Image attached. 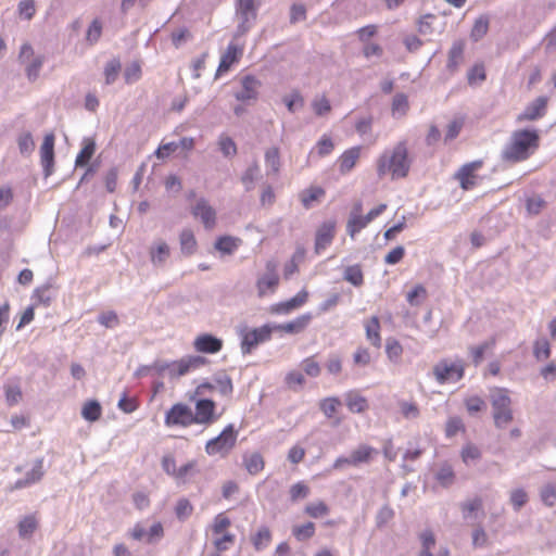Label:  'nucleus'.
<instances>
[{
    "mask_svg": "<svg viewBox=\"0 0 556 556\" xmlns=\"http://www.w3.org/2000/svg\"><path fill=\"white\" fill-rule=\"evenodd\" d=\"M427 298V290L424 286L417 285L410 292L407 293V302L412 306H418Z\"/></svg>",
    "mask_w": 556,
    "mask_h": 556,
    "instance_id": "obj_58",
    "label": "nucleus"
},
{
    "mask_svg": "<svg viewBox=\"0 0 556 556\" xmlns=\"http://www.w3.org/2000/svg\"><path fill=\"white\" fill-rule=\"evenodd\" d=\"M489 400L492 407L494 426L497 429H505L514 420L509 390L500 387L491 388Z\"/></svg>",
    "mask_w": 556,
    "mask_h": 556,
    "instance_id": "obj_3",
    "label": "nucleus"
},
{
    "mask_svg": "<svg viewBox=\"0 0 556 556\" xmlns=\"http://www.w3.org/2000/svg\"><path fill=\"white\" fill-rule=\"evenodd\" d=\"M207 363L206 358L200 355H189L178 361L170 362L166 375L169 378H179L189 371L200 368Z\"/></svg>",
    "mask_w": 556,
    "mask_h": 556,
    "instance_id": "obj_9",
    "label": "nucleus"
},
{
    "mask_svg": "<svg viewBox=\"0 0 556 556\" xmlns=\"http://www.w3.org/2000/svg\"><path fill=\"white\" fill-rule=\"evenodd\" d=\"M334 229L336 223L331 220L325 222L317 229L315 239V251L317 254L324 251L332 242L334 238Z\"/></svg>",
    "mask_w": 556,
    "mask_h": 556,
    "instance_id": "obj_22",
    "label": "nucleus"
},
{
    "mask_svg": "<svg viewBox=\"0 0 556 556\" xmlns=\"http://www.w3.org/2000/svg\"><path fill=\"white\" fill-rule=\"evenodd\" d=\"M340 405V400L336 396H331L321 400L319 403V408L327 418H332Z\"/></svg>",
    "mask_w": 556,
    "mask_h": 556,
    "instance_id": "obj_46",
    "label": "nucleus"
},
{
    "mask_svg": "<svg viewBox=\"0 0 556 556\" xmlns=\"http://www.w3.org/2000/svg\"><path fill=\"white\" fill-rule=\"evenodd\" d=\"M170 256V247L163 239H156L149 248V257L153 267L163 268Z\"/></svg>",
    "mask_w": 556,
    "mask_h": 556,
    "instance_id": "obj_15",
    "label": "nucleus"
},
{
    "mask_svg": "<svg viewBox=\"0 0 556 556\" xmlns=\"http://www.w3.org/2000/svg\"><path fill=\"white\" fill-rule=\"evenodd\" d=\"M399 408L405 419L414 420L420 416V409L415 402L400 401Z\"/></svg>",
    "mask_w": 556,
    "mask_h": 556,
    "instance_id": "obj_44",
    "label": "nucleus"
},
{
    "mask_svg": "<svg viewBox=\"0 0 556 556\" xmlns=\"http://www.w3.org/2000/svg\"><path fill=\"white\" fill-rule=\"evenodd\" d=\"M305 514L312 518H320L329 514V507L323 501L313 502L306 505Z\"/></svg>",
    "mask_w": 556,
    "mask_h": 556,
    "instance_id": "obj_51",
    "label": "nucleus"
},
{
    "mask_svg": "<svg viewBox=\"0 0 556 556\" xmlns=\"http://www.w3.org/2000/svg\"><path fill=\"white\" fill-rule=\"evenodd\" d=\"M387 210V204H379L377 207L370 210L366 215H359L357 218L348 219L346 232L351 238H354L362 229L367 227L375 218L380 216Z\"/></svg>",
    "mask_w": 556,
    "mask_h": 556,
    "instance_id": "obj_13",
    "label": "nucleus"
},
{
    "mask_svg": "<svg viewBox=\"0 0 556 556\" xmlns=\"http://www.w3.org/2000/svg\"><path fill=\"white\" fill-rule=\"evenodd\" d=\"M261 81L252 75H247L241 79V89L235 93L238 101L248 102L256 100Z\"/></svg>",
    "mask_w": 556,
    "mask_h": 556,
    "instance_id": "obj_17",
    "label": "nucleus"
},
{
    "mask_svg": "<svg viewBox=\"0 0 556 556\" xmlns=\"http://www.w3.org/2000/svg\"><path fill=\"white\" fill-rule=\"evenodd\" d=\"M547 103V97H538L530 102L520 114L517 115V123L533 122L542 118L546 114Z\"/></svg>",
    "mask_w": 556,
    "mask_h": 556,
    "instance_id": "obj_12",
    "label": "nucleus"
},
{
    "mask_svg": "<svg viewBox=\"0 0 556 556\" xmlns=\"http://www.w3.org/2000/svg\"><path fill=\"white\" fill-rule=\"evenodd\" d=\"M494 344H495V340L491 339L489 341L483 342L480 345L470 348V353H471L472 362L475 363V365H479L482 362L485 351L492 349L494 346Z\"/></svg>",
    "mask_w": 556,
    "mask_h": 556,
    "instance_id": "obj_55",
    "label": "nucleus"
},
{
    "mask_svg": "<svg viewBox=\"0 0 556 556\" xmlns=\"http://www.w3.org/2000/svg\"><path fill=\"white\" fill-rule=\"evenodd\" d=\"M273 328L269 325H264L260 328L245 331L242 334L241 351L243 354H250L252 350L260 343L266 342L270 339Z\"/></svg>",
    "mask_w": 556,
    "mask_h": 556,
    "instance_id": "obj_10",
    "label": "nucleus"
},
{
    "mask_svg": "<svg viewBox=\"0 0 556 556\" xmlns=\"http://www.w3.org/2000/svg\"><path fill=\"white\" fill-rule=\"evenodd\" d=\"M194 217H199L204 224L205 228H212L215 225L216 213L215 210L203 198L199 199L192 207Z\"/></svg>",
    "mask_w": 556,
    "mask_h": 556,
    "instance_id": "obj_23",
    "label": "nucleus"
},
{
    "mask_svg": "<svg viewBox=\"0 0 556 556\" xmlns=\"http://www.w3.org/2000/svg\"><path fill=\"white\" fill-rule=\"evenodd\" d=\"M193 506L189 500L185 497L178 500L175 507V514L179 520H186L191 516Z\"/></svg>",
    "mask_w": 556,
    "mask_h": 556,
    "instance_id": "obj_56",
    "label": "nucleus"
},
{
    "mask_svg": "<svg viewBox=\"0 0 556 556\" xmlns=\"http://www.w3.org/2000/svg\"><path fill=\"white\" fill-rule=\"evenodd\" d=\"M325 195V190L320 187H311L301 193V202L304 207L309 208L314 201Z\"/></svg>",
    "mask_w": 556,
    "mask_h": 556,
    "instance_id": "obj_41",
    "label": "nucleus"
},
{
    "mask_svg": "<svg viewBox=\"0 0 556 556\" xmlns=\"http://www.w3.org/2000/svg\"><path fill=\"white\" fill-rule=\"evenodd\" d=\"M465 42L463 40L454 41L448 52L447 68L455 72L464 58Z\"/></svg>",
    "mask_w": 556,
    "mask_h": 556,
    "instance_id": "obj_29",
    "label": "nucleus"
},
{
    "mask_svg": "<svg viewBox=\"0 0 556 556\" xmlns=\"http://www.w3.org/2000/svg\"><path fill=\"white\" fill-rule=\"evenodd\" d=\"M243 465L250 475H257L264 469L265 463L263 456L254 452L243 456Z\"/></svg>",
    "mask_w": 556,
    "mask_h": 556,
    "instance_id": "obj_33",
    "label": "nucleus"
},
{
    "mask_svg": "<svg viewBox=\"0 0 556 556\" xmlns=\"http://www.w3.org/2000/svg\"><path fill=\"white\" fill-rule=\"evenodd\" d=\"M237 16L239 18V24L235 36L240 37L251 29L256 20V7L254 0H238Z\"/></svg>",
    "mask_w": 556,
    "mask_h": 556,
    "instance_id": "obj_6",
    "label": "nucleus"
},
{
    "mask_svg": "<svg viewBox=\"0 0 556 556\" xmlns=\"http://www.w3.org/2000/svg\"><path fill=\"white\" fill-rule=\"evenodd\" d=\"M533 355L538 361H546L551 356V346L546 339H539L533 345Z\"/></svg>",
    "mask_w": 556,
    "mask_h": 556,
    "instance_id": "obj_54",
    "label": "nucleus"
},
{
    "mask_svg": "<svg viewBox=\"0 0 556 556\" xmlns=\"http://www.w3.org/2000/svg\"><path fill=\"white\" fill-rule=\"evenodd\" d=\"M312 108L317 116H324L331 111L330 102L325 96L315 97Z\"/></svg>",
    "mask_w": 556,
    "mask_h": 556,
    "instance_id": "obj_60",
    "label": "nucleus"
},
{
    "mask_svg": "<svg viewBox=\"0 0 556 556\" xmlns=\"http://www.w3.org/2000/svg\"><path fill=\"white\" fill-rule=\"evenodd\" d=\"M241 243H242V240L240 238L231 237V236H223L216 240L214 247L222 254L231 255L237 251V249L241 245Z\"/></svg>",
    "mask_w": 556,
    "mask_h": 556,
    "instance_id": "obj_28",
    "label": "nucleus"
},
{
    "mask_svg": "<svg viewBox=\"0 0 556 556\" xmlns=\"http://www.w3.org/2000/svg\"><path fill=\"white\" fill-rule=\"evenodd\" d=\"M193 348L200 353L215 354L223 349V340L213 334L203 333L194 339Z\"/></svg>",
    "mask_w": 556,
    "mask_h": 556,
    "instance_id": "obj_18",
    "label": "nucleus"
},
{
    "mask_svg": "<svg viewBox=\"0 0 556 556\" xmlns=\"http://www.w3.org/2000/svg\"><path fill=\"white\" fill-rule=\"evenodd\" d=\"M465 406L470 415H475L485 409L486 404L482 397L472 395L465 400Z\"/></svg>",
    "mask_w": 556,
    "mask_h": 556,
    "instance_id": "obj_63",
    "label": "nucleus"
},
{
    "mask_svg": "<svg viewBox=\"0 0 556 556\" xmlns=\"http://www.w3.org/2000/svg\"><path fill=\"white\" fill-rule=\"evenodd\" d=\"M102 408L98 401H88L81 409V416L88 421H96L101 417Z\"/></svg>",
    "mask_w": 556,
    "mask_h": 556,
    "instance_id": "obj_43",
    "label": "nucleus"
},
{
    "mask_svg": "<svg viewBox=\"0 0 556 556\" xmlns=\"http://www.w3.org/2000/svg\"><path fill=\"white\" fill-rule=\"evenodd\" d=\"M260 177V166L256 162L251 164L241 177V181L244 185L247 191H251L254 188V182Z\"/></svg>",
    "mask_w": 556,
    "mask_h": 556,
    "instance_id": "obj_38",
    "label": "nucleus"
},
{
    "mask_svg": "<svg viewBox=\"0 0 556 556\" xmlns=\"http://www.w3.org/2000/svg\"><path fill=\"white\" fill-rule=\"evenodd\" d=\"M197 472V462L190 460L185 465L177 468L174 479L179 483H185L187 480Z\"/></svg>",
    "mask_w": 556,
    "mask_h": 556,
    "instance_id": "obj_45",
    "label": "nucleus"
},
{
    "mask_svg": "<svg viewBox=\"0 0 556 556\" xmlns=\"http://www.w3.org/2000/svg\"><path fill=\"white\" fill-rule=\"evenodd\" d=\"M307 291L302 290L290 300L273 305L270 312L275 314H289L293 309L301 307L307 301Z\"/></svg>",
    "mask_w": 556,
    "mask_h": 556,
    "instance_id": "obj_24",
    "label": "nucleus"
},
{
    "mask_svg": "<svg viewBox=\"0 0 556 556\" xmlns=\"http://www.w3.org/2000/svg\"><path fill=\"white\" fill-rule=\"evenodd\" d=\"M345 405L352 413L361 414L368 409V402L366 397L359 394L358 391L352 390L344 394Z\"/></svg>",
    "mask_w": 556,
    "mask_h": 556,
    "instance_id": "obj_27",
    "label": "nucleus"
},
{
    "mask_svg": "<svg viewBox=\"0 0 556 556\" xmlns=\"http://www.w3.org/2000/svg\"><path fill=\"white\" fill-rule=\"evenodd\" d=\"M311 319H312L311 314H304L289 323L276 325V326H273L271 328H273V331L280 330V331H285L287 333H293V334L300 333L307 327Z\"/></svg>",
    "mask_w": 556,
    "mask_h": 556,
    "instance_id": "obj_25",
    "label": "nucleus"
},
{
    "mask_svg": "<svg viewBox=\"0 0 556 556\" xmlns=\"http://www.w3.org/2000/svg\"><path fill=\"white\" fill-rule=\"evenodd\" d=\"M540 496L542 502L548 506L552 507L556 503V485L553 483H546L542 486L540 491Z\"/></svg>",
    "mask_w": 556,
    "mask_h": 556,
    "instance_id": "obj_57",
    "label": "nucleus"
},
{
    "mask_svg": "<svg viewBox=\"0 0 556 556\" xmlns=\"http://www.w3.org/2000/svg\"><path fill=\"white\" fill-rule=\"evenodd\" d=\"M243 53V49L236 43L230 42L226 51L222 54L216 76L229 71L233 63H237Z\"/></svg>",
    "mask_w": 556,
    "mask_h": 556,
    "instance_id": "obj_21",
    "label": "nucleus"
},
{
    "mask_svg": "<svg viewBox=\"0 0 556 556\" xmlns=\"http://www.w3.org/2000/svg\"><path fill=\"white\" fill-rule=\"evenodd\" d=\"M377 454L378 451L375 447L367 444H361L350 454L352 466L357 467L361 464H368Z\"/></svg>",
    "mask_w": 556,
    "mask_h": 556,
    "instance_id": "obj_26",
    "label": "nucleus"
},
{
    "mask_svg": "<svg viewBox=\"0 0 556 556\" xmlns=\"http://www.w3.org/2000/svg\"><path fill=\"white\" fill-rule=\"evenodd\" d=\"M488 30H489V17L485 15H482L476 20V22L472 26L471 33H470V38L477 42V41L481 40L486 35Z\"/></svg>",
    "mask_w": 556,
    "mask_h": 556,
    "instance_id": "obj_40",
    "label": "nucleus"
},
{
    "mask_svg": "<svg viewBox=\"0 0 556 556\" xmlns=\"http://www.w3.org/2000/svg\"><path fill=\"white\" fill-rule=\"evenodd\" d=\"M279 283L277 264L274 261L266 263V271L257 278L256 289L260 298L274 293Z\"/></svg>",
    "mask_w": 556,
    "mask_h": 556,
    "instance_id": "obj_11",
    "label": "nucleus"
},
{
    "mask_svg": "<svg viewBox=\"0 0 556 556\" xmlns=\"http://www.w3.org/2000/svg\"><path fill=\"white\" fill-rule=\"evenodd\" d=\"M54 135L48 134L43 138L40 147V161L43 167L45 176L48 177L53 173L54 167Z\"/></svg>",
    "mask_w": 556,
    "mask_h": 556,
    "instance_id": "obj_16",
    "label": "nucleus"
},
{
    "mask_svg": "<svg viewBox=\"0 0 556 556\" xmlns=\"http://www.w3.org/2000/svg\"><path fill=\"white\" fill-rule=\"evenodd\" d=\"M482 166L481 161H475L468 164H465L459 168L456 173V178L459 180L460 187L465 190H470L476 186V175L475 172L478 170Z\"/></svg>",
    "mask_w": 556,
    "mask_h": 556,
    "instance_id": "obj_19",
    "label": "nucleus"
},
{
    "mask_svg": "<svg viewBox=\"0 0 556 556\" xmlns=\"http://www.w3.org/2000/svg\"><path fill=\"white\" fill-rule=\"evenodd\" d=\"M361 154V148L354 147L346 150L339 159L340 172L342 174L349 173L356 164Z\"/></svg>",
    "mask_w": 556,
    "mask_h": 556,
    "instance_id": "obj_31",
    "label": "nucleus"
},
{
    "mask_svg": "<svg viewBox=\"0 0 556 556\" xmlns=\"http://www.w3.org/2000/svg\"><path fill=\"white\" fill-rule=\"evenodd\" d=\"M238 432L232 424H229L217 437L208 440L205 452L210 456H226L236 445Z\"/></svg>",
    "mask_w": 556,
    "mask_h": 556,
    "instance_id": "obj_4",
    "label": "nucleus"
},
{
    "mask_svg": "<svg viewBox=\"0 0 556 556\" xmlns=\"http://www.w3.org/2000/svg\"><path fill=\"white\" fill-rule=\"evenodd\" d=\"M121 71V62L116 59L111 60L106 63L104 68V75H105V83L108 85L113 84Z\"/></svg>",
    "mask_w": 556,
    "mask_h": 556,
    "instance_id": "obj_59",
    "label": "nucleus"
},
{
    "mask_svg": "<svg viewBox=\"0 0 556 556\" xmlns=\"http://www.w3.org/2000/svg\"><path fill=\"white\" fill-rule=\"evenodd\" d=\"M43 475H45L43 459L37 458L34 462L30 470L26 472L25 478L18 479L11 489L18 490V489L28 488L31 484L40 481L42 479Z\"/></svg>",
    "mask_w": 556,
    "mask_h": 556,
    "instance_id": "obj_20",
    "label": "nucleus"
},
{
    "mask_svg": "<svg viewBox=\"0 0 556 556\" xmlns=\"http://www.w3.org/2000/svg\"><path fill=\"white\" fill-rule=\"evenodd\" d=\"M365 329L367 340L370 341L372 345L379 348L381 345L379 318L377 316H372L368 321H366Z\"/></svg>",
    "mask_w": 556,
    "mask_h": 556,
    "instance_id": "obj_34",
    "label": "nucleus"
},
{
    "mask_svg": "<svg viewBox=\"0 0 556 556\" xmlns=\"http://www.w3.org/2000/svg\"><path fill=\"white\" fill-rule=\"evenodd\" d=\"M215 402L208 399H200L195 402V413H193L194 424L212 425L217 420L215 413Z\"/></svg>",
    "mask_w": 556,
    "mask_h": 556,
    "instance_id": "obj_14",
    "label": "nucleus"
},
{
    "mask_svg": "<svg viewBox=\"0 0 556 556\" xmlns=\"http://www.w3.org/2000/svg\"><path fill=\"white\" fill-rule=\"evenodd\" d=\"M437 21L435 15L426 14L418 21V31L420 35L428 36L433 34V23Z\"/></svg>",
    "mask_w": 556,
    "mask_h": 556,
    "instance_id": "obj_62",
    "label": "nucleus"
},
{
    "mask_svg": "<svg viewBox=\"0 0 556 556\" xmlns=\"http://www.w3.org/2000/svg\"><path fill=\"white\" fill-rule=\"evenodd\" d=\"M433 376L440 384L457 382L464 376V364L459 359L455 362L442 359L434 365Z\"/></svg>",
    "mask_w": 556,
    "mask_h": 556,
    "instance_id": "obj_5",
    "label": "nucleus"
},
{
    "mask_svg": "<svg viewBox=\"0 0 556 556\" xmlns=\"http://www.w3.org/2000/svg\"><path fill=\"white\" fill-rule=\"evenodd\" d=\"M94 151H96L94 141L91 139H85L84 147L76 157L75 165L77 167L87 165L88 162L90 161V159L92 157Z\"/></svg>",
    "mask_w": 556,
    "mask_h": 556,
    "instance_id": "obj_35",
    "label": "nucleus"
},
{
    "mask_svg": "<svg viewBox=\"0 0 556 556\" xmlns=\"http://www.w3.org/2000/svg\"><path fill=\"white\" fill-rule=\"evenodd\" d=\"M289 494L291 502H298L308 496L309 488L303 482H298L290 488Z\"/></svg>",
    "mask_w": 556,
    "mask_h": 556,
    "instance_id": "obj_64",
    "label": "nucleus"
},
{
    "mask_svg": "<svg viewBox=\"0 0 556 556\" xmlns=\"http://www.w3.org/2000/svg\"><path fill=\"white\" fill-rule=\"evenodd\" d=\"M164 424L167 427H189L194 425L192 409L184 403L174 404L165 414Z\"/></svg>",
    "mask_w": 556,
    "mask_h": 556,
    "instance_id": "obj_8",
    "label": "nucleus"
},
{
    "mask_svg": "<svg viewBox=\"0 0 556 556\" xmlns=\"http://www.w3.org/2000/svg\"><path fill=\"white\" fill-rule=\"evenodd\" d=\"M215 389L222 395H230L232 393L233 387L232 381L228 375L225 372H218L213 378Z\"/></svg>",
    "mask_w": 556,
    "mask_h": 556,
    "instance_id": "obj_36",
    "label": "nucleus"
},
{
    "mask_svg": "<svg viewBox=\"0 0 556 556\" xmlns=\"http://www.w3.org/2000/svg\"><path fill=\"white\" fill-rule=\"evenodd\" d=\"M55 296L56 290L51 283H46L35 290L33 299H35L36 303L49 306Z\"/></svg>",
    "mask_w": 556,
    "mask_h": 556,
    "instance_id": "obj_32",
    "label": "nucleus"
},
{
    "mask_svg": "<svg viewBox=\"0 0 556 556\" xmlns=\"http://www.w3.org/2000/svg\"><path fill=\"white\" fill-rule=\"evenodd\" d=\"M251 541L256 551H262L269 545L271 533L267 527H262L256 534L252 536Z\"/></svg>",
    "mask_w": 556,
    "mask_h": 556,
    "instance_id": "obj_39",
    "label": "nucleus"
},
{
    "mask_svg": "<svg viewBox=\"0 0 556 556\" xmlns=\"http://www.w3.org/2000/svg\"><path fill=\"white\" fill-rule=\"evenodd\" d=\"M283 103L290 113H295L304 106V98L299 91H293L283 98Z\"/></svg>",
    "mask_w": 556,
    "mask_h": 556,
    "instance_id": "obj_50",
    "label": "nucleus"
},
{
    "mask_svg": "<svg viewBox=\"0 0 556 556\" xmlns=\"http://www.w3.org/2000/svg\"><path fill=\"white\" fill-rule=\"evenodd\" d=\"M180 251L184 255L190 256L197 250V240L191 229H184L179 235Z\"/></svg>",
    "mask_w": 556,
    "mask_h": 556,
    "instance_id": "obj_30",
    "label": "nucleus"
},
{
    "mask_svg": "<svg viewBox=\"0 0 556 556\" xmlns=\"http://www.w3.org/2000/svg\"><path fill=\"white\" fill-rule=\"evenodd\" d=\"M292 534L298 541L308 540L315 534V525L309 521L302 526H295L292 528Z\"/></svg>",
    "mask_w": 556,
    "mask_h": 556,
    "instance_id": "obj_52",
    "label": "nucleus"
},
{
    "mask_svg": "<svg viewBox=\"0 0 556 556\" xmlns=\"http://www.w3.org/2000/svg\"><path fill=\"white\" fill-rule=\"evenodd\" d=\"M410 168L406 143L401 141L392 149L386 150L377 162V174L379 177L391 175L392 179H400L407 176Z\"/></svg>",
    "mask_w": 556,
    "mask_h": 556,
    "instance_id": "obj_2",
    "label": "nucleus"
},
{
    "mask_svg": "<svg viewBox=\"0 0 556 556\" xmlns=\"http://www.w3.org/2000/svg\"><path fill=\"white\" fill-rule=\"evenodd\" d=\"M18 60L25 64V73L28 80L35 81L39 77L45 58L42 55H35L33 47L29 43H24L21 47Z\"/></svg>",
    "mask_w": 556,
    "mask_h": 556,
    "instance_id": "obj_7",
    "label": "nucleus"
},
{
    "mask_svg": "<svg viewBox=\"0 0 556 556\" xmlns=\"http://www.w3.org/2000/svg\"><path fill=\"white\" fill-rule=\"evenodd\" d=\"M343 279L354 287H361L364 283V275L359 265H351L344 269Z\"/></svg>",
    "mask_w": 556,
    "mask_h": 556,
    "instance_id": "obj_37",
    "label": "nucleus"
},
{
    "mask_svg": "<svg viewBox=\"0 0 556 556\" xmlns=\"http://www.w3.org/2000/svg\"><path fill=\"white\" fill-rule=\"evenodd\" d=\"M218 147L225 157H232L237 154V146L235 141L227 135L219 136Z\"/></svg>",
    "mask_w": 556,
    "mask_h": 556,
    "instance_id": "obj_49",
    "label": "nucleus"
},
{
    "mask_svg": "<svg viewBox=\"0 0 556 556\" xmlns=\"http://www.w3.org/2000/svg\"><path fill=\"white\" fill-rule=\"evenodd\" d=\"M437 481L444 488H447L454 483L455 473L451 465H442L435 473Z\"/></svg>",
    "mask_w": 556,
    "mask_h": 556,
    "instance_id": "obj_42",
    "label": "nucleus"
},
{
    "mask_svg": "<svg viewBox=\"0 0 556 556\" xmlns=\"http://www.w3.org/2000/svg\"><path fill=\"white\" fill-rule=\"evenodd\" d=\"M20 153L24 156H29L35 149V141L30 132H24L17 139Z\"/></svg>",
    "mask_w": 556,
    "mask_h": 556,
    "instance_id": "obj_47",
    "label": "nucleus"
},
{
    "mask_svg": "<svg viewBox=\"0 0 556 556\" xmlns=\"http://www.w3.org/2000/svg\"><path fill=\"white\" fill-rule=\"evenodd\" d=\"M315 149L318 156L324 157L333 151L334 144L329 136L323 135L321 138L317 141Z\"/></svg>",
    "mask_w": 556,
    "mask_h": 556,
    "instance_id": "obj_61",
    "label": "nucleus"
},
{
    "mask_svg": "<svg viewBox=\"0 0 556 556\" xmlns=\"http://www.w3.org/2000/svg\"><path fill=\"white\" fill-rule=\"evenodd\" d=\"M37 528V520L34 516H26L18 523V534L25 539L30 536Z\"/></svg>",
    "mask_w": 556,
    "mask_h": 556,
    "instance_id": "obj_53",
    "label": "nucleus"
},
{
    "mask_svg": "<svg viewBox=\"0 0 556 556\" xmlns=\"http://www.w3.org/2000/svg\"><path fill=\"white\" fill-rule=\"evenodd\" d=\"M540 147L536 129H518L511 132L502 149L501 159L508 164H517L531 157Z\"/></svg>",
    "mask_w": 556,
    "mask_h": 556,
    "instance_id": "obj_1",
    "label": "nucleus"
},
{
    "mask_svg": "<svg viewBox=\"0 0 556 556\" xmlns=\"http://www.w3.org/2000/svg\"><path fill=\"white\" fill-rule=\"evenodd\" d=\"M408 110V100L406 94L396 93L392 101V114L395 117H400L406 114Z\"/></svg>",
    "mask_w": 556,
    "mask_h": 556,
    "instance_id": "obj_48",
    "label": "nucleus"
}]
</instances>
